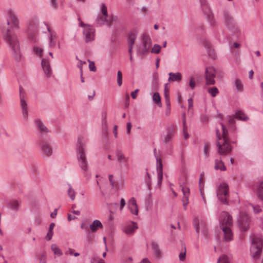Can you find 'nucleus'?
Segmentation results:
<instances>
[{
  "instance_id": "1",
  "label": "nucleus",
  "mask_w": 263,
  "mask_h": 263,
  "mask_svg": "<svg viewBox=\"0 0 263 263\" xmlns=\"http://www.w3.org/2000/svg\"><path fill=\"white\" fill-rule=\"evenodd\" d=\"M7 22L4 27L6 31V40L7 43L12 48L14 52L18 50L19 44L16 35L12 32L20 28V23L18 17L14 10L8 9L6 12Z\"/></svg>"
},
{
  "instance_id": "2",
  "label": "nucleus",
  "mask_w": 263,
  "mask_h": 263,
  "mask_svg": "<svg viewBox=\"0 0 263 263\" xmlns=\"http://www.w3.org/2000/svg\"><path fill=\"white\" fill-rule=\"evenodd\" d=\"M222 130V136L218 129L216 130V135L217 141L216 145L217 147V151L220 155H227L230 154L232 151V146L230 143L229 139L228 137V131L225 127L223 123H221Z\"/></svg>"
},
{
  "instance_id": "3",
  "label": "nucleus",
  "mask_w": 263,
  "mask_h": 263,
  "mask_svg": "<svg viewBox=\"0 0 263 263\" xmlns=\"http://www.w3.org/2000/svg\"><path fill=\"white\" fill-rule=\"evenodd\" d=\"M77 156L79 165L84 173L88 170V163L86 157V140L82 136L78 138L76 145Z\"/></svg>"
},
{
  "instance_id": "4",
  "label": "nucleus",
  "mask_w": 263,
  "mask_h": 263,
  "mask_svg": "<svg viewBox=\"0 0 263 263\" xmlns=\"http://www.w3.org/2000/svg\"><path fill=\"white\" fill-rule=\"evenodd\" d=\"M26 32L30 41L35 42L39 34V21L36 18L29 19L26 22Z\"/></svg>"
},
{
  "instance_id": "5",
  "label": "nucleus",
  "mask_w": 263,
  "mask_h": 263,
  "mask_svg": "<svg viewBox=\"0 0 263 263\" xmlns=\"http://www.w3.org/2000/svg\"><path fill=\"white\" fill-rule=\"evenodd\" d=\"M141 45L138 47L137 52L142 56L148 53L152 45V41L150 36L146 34H142L140 37Z\"/></svg>"
},
{
  "instance_id": "6",
  "label": "nucleus",
  "mask_w": 263,
  "mask_h": 263,
  "mask_svg": "<svg viewBox=\"0 0 263 263\" xmlns=\"http://www.w3.org/2000/svg\"><path fill=\"white\" fill-rule=\"evenodd\" d=\"M263 247L262 240L259 237H254L252 239L250 251L252 257L254 259L259 258Z\"/></svg>"
},
{
  "instance_id": "7",
  "label": "nucleus",
  "mask_w": 263,
  "mask_h": 263,
  "mask_svg": "<svg viewBox=\"0 0 263 263\" xmlns=\"http://www.w3.org/2000/svg\"><path fill=\"white\" fill-rule=\"evenodd\" d=\"M81 27L83 28V39L85 43L91 42L95 39V29L94 27L83 22L81 23Z\"/></svg>"
},
{
  "instance_id": "8",
  "label": "nucleus",
  "mask_w": 263,
  "mask_h": 263,
  "mask_svg": "<svg viewBox=\"0 0 263 263\" xmlns=\"http://www.w3.org/2000/svg\"><path fill=\"white\" fill-rule=\"evenodd\" d=\"M237 223L241 231H248L251 224L250 217L247 213L240 212L237 217Z\"/></svg>"
},
{
  "instance_id": "9",
  "label": "nucleus",
  "mask_w": 263,
  "mask_h": 263,
  "mask_svg": "<svg viewBox=\"0 0 263 263\" xmlns=\"http://www.w3.org/2000/svg\"><path fill=\"white\" fill-rule=\"evenodd\" d=\"M253 190L257 198L263 202V176L257 178L254 181Z\"/></svg>"
},
{
  "instance_id": "10",
  "label": "nucleus",
  "mask_w": 263,
  "mask_h": 263,
  "mask_svg": "<svg viewBox=\"0 0 263 263\" xmlns=\"http://www.w3.org/2000/svg\"><path fill=\"white\" fill-rule=\"evenodd\" d=\"M220 227L221 229L231 228L233 226L232 216L228 212H222L219 219Z\"/></svg>"
},
{
  "instance_id": "11",
  "label": "nucleus",
  "mask_w": 263,
  "mask_h": 263,
  "mask_svg": "<svg viewBox=\"0 0 263 263\" xmlns=\"http://www.w3.org/2000/svg\"><path fill=\"white\" fill-rule=\"evenodd\" d=\"M41 154L43 157L48 158L52 154V148L50 143L46 140H42L40 142Z\"/></svg>"
},
{
  "instance_id": "12",
  "label": "nucleus",
  "mask_w": 263,
  "mask_h": 263,
  "mask_svg": "<svg viewBox=\"0 0 263 263\" xmlns=\"http://www.w3.org/2000/svg\"><path fill=\"white\" fill-rule=\"evenodd\" d=\"M229 187L227 183H221L217 191V196L220 201L223 203L227 202V198L228 195Z\"/></svg>"
},
{
  "instance_id": "13",
  "label": "nucleus",
  "mask_w": 263,
  "mask_h": 263,
  "mask_svg": "<svg viewBox=\"0 0 263 263\" xmlns=\"http://www.w3.org/2000/svg\"><path fill=\"white\" fill-rule=\"evenodd\" d=\"M216 77L215 69L213 67H208L205 70L206 85H214L215 83V78Z\"/></svg>"
},
{
  "instance_id": "14",
  "label": "nucleus",
  "mask_w": 263,
  "mask_h": 263,
  "mask_svg": "<svg viewBox=\"0 0 263 263\" xmlns=\"http://www.w3.org/2000/svg\"><path fill=\"white\" fill-rule=\"evenodd\" d=\"M193 224L197 234H199L200 232H201L205 236L206 235V226L204 220L198 218H195Z\"/></svg>"
},
{
  "instance_id": "15",
  "label": "nucleus",
  "mask_w": 263,
  "mask_h": 263,
  "mask_svg": "<svg viewBox=\"0 0 263 263\" xmlns=\"http://www.w3.org/2000/svg\"><path fill=\"white\" fill-rule=\"evenodd\" d=\"M154 152L157 161V179L158 184L160 185L161 184L163 178V165L161 160V158L156 155V148L154 149Z\"/></svg>"
},
{
  "instance_id": "16",
  "label": "nucleus",
  "mask_w": 263,
  "mask_h": 263,
  "mask_svg": "<svg viewBox=\"0 0 263 263\" xmlns=\"http://www.w3.org/2000/svg\"><path fill=\"white\" fill-rule=\"evenodd\" d=\"M41 66L45 76L50 78L52 75V70L49 59L43 58L41 61Z\"/></svg>"
},
{
  "instance_id": "17",
  "label": "nucleus",
  "mask_w": 263,
  "mask_h": 263,
  "mask_svg": "<svg viewBox=\"0 0 263 263\" xmlns=\"http://www.w3.org/2000/svg\"><path fill=\"white\" fill-rule=\"evenodd\" d=\"M20 104L22 109V112L23 116L24 119H27L28 114V106L26 101L25 100L24 92L22 88H20Z\"/></svg>"
},
{
  "instance_id": "18",
  "label": "nucleus",
  "mask_w": 263,
  "mask_h": 263,
  "mask_svg": "<svg viewBox=\"0 0 263 263\" xmlns=\"http://www.w3.org/2000/svg\"><path fill=\"white\" fill-rule=\"evenodd\" d=\"M176 127L175 125H170L166 129V134L163 136V141L164 143H168L171 141L176 132Z\"/></svg>"
},
{
  "instance_id": "19",
  "label": "nucleus",
  "mask_w": 263,
  "mask_h": 263,
  "mask_svg": "<svg viewBox=\"0 0 263 263\" xmlns=\"http://www.w3.org/2000/svg\"><path fill=\"white\" fill-rule=\"evenodd\" d=\"M34 123L40 134L44 135L49 132L48 128L40 119H35Z\"/></svg>"
},
{
  "instance_id": "20",
  "label": "nucleus",
  "mask_w": 263,
  "mask_h": 263,
  "mask_svg": "<svg viewBox=\"0 0 263 263\" xmlns=\"http://www.w3.org/2000/svg\"><path fill=\"white\" fill-rule=\"evenodd\" d=\"M138 228L137 223L132 221L124 227L123 231L126 235H131L134 233Z\"/></svg>"
},
{
  "instance_id": "21",
  "label": "nucleus",
  "mask_w": 263,
  "mask_h": 263,
  "mask_svg": "<svg viewBox=\"0 0 263 263\" xmlns=\"http://www.w3.org/2000/svg\"><path fill=\"white\" fill-rule=\"evenodd\" d=\"M115 154L118 162L120 163H124L127 167H129L128 157H125L121 150L117 149L116 151Z\"/></svg>"
},
{
  "instance_id": "22",
  "label": "nucleus",
  "mask_w": 263,
  "mask_h": 263,
  "mask_svg": "<svg viewBox=\"0 0 263 263\" xmlns=\"http://www.w3.org/2000/svg\"><path fill=\"white\" fill-rule=\"evenodd\" d=\"M128 208L130 212L135 215L138 214V209L136 201L134 197H132L128 201Z\"/></svg>"
},
{
  "instance_id": "23",
  "label": "nucleus",
  "mask_w": 263,
  "mask_h": 263,
  "mask_svg": "<svg viewBox=\"0 0 263 263\" xmlns=\"http://www.w3.org/2000/svg\"><path fill=\"white\" fill-rule=\"evenodd\" d=\"M108 17L104 16V15L101 16V14H99L96 20V22L97 24L99 26H102L105 24V23H106L107 25H110L111 22L113 21L114 20L113 18L111 20L108 18Z\"/></svg>"
},
{
  "instance_id": "24",
  "label": "nucleus",
  "mask_w": 263,
  "mask_h": 263,
  "mask_svg": "<svg viewBox=\"0 0 263 263\" xmlns=\"http://www.w3.org/2000/svg\"><path fill=\"white\" fill-rule=\"evenodd\" d=\"M21 201L18 200H12L8 203V206L12 211L17 212L19 211Z\"/></svg>"
},
{
  "instance_id": "25",
  "label": "nucleus",
  "mask_w": 263,
  "mask_h": 263,
  "mask_svg": "<svg viewBox=\"0 0 263 263\" xmlns=\"http://www.w3.org/2000/svg\"><path fill=\"white\" fill-rule=\"evenodd\" d=\"M223 20L226 26H232L234 24V20L229 13L226 11L223 12Z\"/></svg>"
},
{
  "instance_id": "26",
  "label": "nucleus",
  "mask_w": 263,
  "mask_h": 263,
  "mask_svg": "<svg viewBox=\"0 0 263 263\" xmlns=\"http://www.w3.org/2000/svg\"><path fill=\"white\" fill-rule=\"evenodd\" d=\"M48 31L50 33V35L49 37V47L50 48H53L55 46L57 42L55 39L57 38V34L55 33L52 32L50 29L47 27Z\"/></svg>"
},
{
  "instance_id": "27",
  "label": "nucleus",
  "mask_w": 263,
  "mask_h": 263,
  "mask_svg": "<svg viewBox=\"0 0 263 263\" xmlns=\"http://www.w3.org/2000/svg\"><path fill=\"white\" fill-rule=\"evenodd\" d=\"M168 81L171 82H180L182 79V75L180 72H170Z\"/></svg>"
},
{
  "instance_id": "28",
  "label": "nucleus",
  "mask_w": 263,
  "mask_h": 263,
  "mask_svg": "<svg viewBox=\"0 0 263 263\" xmlns=\"http://www.w3.org/2000/svg\"><path fill=\"white\" fill-rule=\"evenodd\" d=\"M103 225L99 220H95L90 225V229L92 232H96L99 229H102Z\"/></svg>"
},
{
  "instance_id": "29",
  "label": "nucleus",
  "mask_w": 263,
  "mask_h": 263,
  "mask_svg": "<svg viewBox=\"0 0 263 263\" xmlns=\"http://www.w3.org/2000/svg\"><path fill=\"white\" fill-rule=\"evenodd\" d=\"M204 13L206 15V19L208 22L210 23V25L212 26H215L216 25V21L214 17V15L213 13L212 12L211 10L209 11H207L204 12Z\"/></svg>"
},
{
  "instance_id": "30",
  "label": "nucleus",
  "mask_w": 263,
  "mask_h": 263,
  "mask_svg": "<svg viewBox=\"0 0 263 263\" xmlns=\"http://www.w3.org/2000/svg\"><path fill=\"white\" fill-rule=\"evenodd\" d=\"M224 234V239L227 241H231L233 239V233L231 228H228L226 229H221Z\"/></svg>"
},
{
  "instance_id": "31",
  "label": "nucleus",
  "mask_w": 263,
  "mask_h": 263,
  "mask_svg": "<svg viewBox=\"0 0 263 263\" xmlns=\"http://www.w3.org/2000/svg\"><path fill=\"white\" fill-rule=\"evenodd\" d=\"M152 250L156 257L160 258L161 257V252L159 246L157 242H153L152 244Z\"/></svg>"
},
{
  "instance_id": "32",
  "label": "nucleus",
  "mask_w": 263,
  "mask_h": 263,
  "mask_svg": "<svg viewBox=\"0 0 263 263\" xmlns=\"http://www.w3.org/2000/svg\"><path fill=\"white\" fill-rule=\"evenodd\" d=\"M182 191L184 195V198L182 199L183 206H185L189 203V195L190 194V190L187 187H182Z\"/></svg>"
},
{
  "instance_id": "33",
  "label": "nucleus",
  "mask_w": 263,
  "mask_h": 263,
  "mask_svg": "<svg viewBox=\"0 0 263 263\" xmlns=\"http://www.w3.org/2000/svg\"><path fill=\"white\" fill-rule=\"evenodd\" d=\"M214 168L216 170H220L221 171H224L226 170V167L224 165L223 162L220 159H215Z\"/></svg>"
},
{
  "instance_id": "34",
  "label": "nucleus",
  "mask_w": 263,
  "mask_h": 263,
  "mask_svg": "<svg viewBox=\"0 0 263 263\" xmlns=\"http://www.w3.org/2000/svg\"><path fill=\"white\" fill-rule=\"evenodd\" d=\"M200 4V6L201 9L203 13L209 11L211 10V8L210 7L209 4L208 2V0H199Z\"/></svg>"
},
{
  "instance_id": "35",
  "label": "nucleus",
  "mask_w": 263,
  "mask_h": 263,
  "mask_svg": "<svg viewBox=\"0 0 263 263\" xmlns=\"http://www.w3.org/2000/svg\"><path fill=\"white\" fill-rule=\"evenodd\" d=\"M137 38V34L135 32H130L128 36V46H134L135 40Z\"/></svg>"
},
{
  "instance_id": "36",
  "label": "nucleus",
  "mask_w": 263,
  "mask_h": 263,
  "mask_svg": "<svg viewBox=\"0 0 263 263\" xmlns=\"http://www.w3.org/2000/svg\"><path fill=\"white\" fill-rule=\"evenodd\" d=\"M203 187H204V184L203 182H202V179L201 176L200 178L199 179V189H200V195L202 197V199L203 200V201L205 204H206V200L205 197L204 193V190H203Z\"/></svg>"
},
{
  "instance_id": "37",
  "label": "nucleus",
  "mask_w": 263,
  "mask_h": 263,
  "mask_svg": "<svg viewBox=\"0 0 263 263\" xmlns=\"http://www.w3.org/2000/svg\"><path fill=\"white\" fill-rule=\"evenodd\" d=\"M235 118L242 121H247L249 118L241 111H237L235 114Z\"/></svg>"
},
{
  "instance_id": "38",
  "label": "nucleus",
  "mask_w": 263,
  "mask_h": 263,
  "mask_svg": "<svg viewBox=\"0 0 263 263\" xmlns=\"http://www.w3.org/2000/svg\"><path fill=\"white\" fill-rule=\"evenodd\" d=\"M68 195L69 197L72 200H74L76 196V192L72 188V186L70 184H68Z\"/></svg>"
},
{
  "instance_id": "39",
  "label": "nucleus",
  "mask_w": 263,
  "mask_h": 263,
  "mask_svg": "<svg viewBox=\"0 0 263 263\" xmlns=\"http://www.w3.org/2000/svg\"><path fill=\"white\" fill-rule=\"evenodd\" d=\"M51 249L53 252V253L55 255H57L58 256H61L63 254L61 250L55 244L51 245Z\"/></svg>"
},
{
  "instance_id": "40",
  "label": "nucleus",
  "mask_w": 263,
  "mask_h": 263,
  "mask_svg": "<svg viewBox=\"0 0 263 263\" xmlns=\"http://www.w3.org/2000/svg\"><path fill=\"white\" fill-rule=\"evenodd\" d=\"M234 85L237 91H242L243 88V85L239 79H236L234 81Z\"/></svg>"
},
{
  "instance_id": "41",
  "label": "nucleus",
  "mask_w": 263,
  "mask_h": 263,
  "mask_svg": "<svg viewBox=\"0 0 263 263\" xmlns=\"http://www.w3.org/2000/svg\"><path fill=\"white\" fill-rule=\"evenodd\" d=\"M208 92L211 95L212 97H215L218 94L219 90L217 87H212L208 89Z\"/></svg>"
},
{
  "instance_id": "42",
  "label": "nucleus",
  "mask_w": 263,
  "mask_h": 263,
  "mask_svg": "<svg viewBox=\"0 0 263 263\" xmlns=\"http://www.w3.org/2000/svg\"><path fill=\"white\" fill-rule=\"evenodd\" d=\"M153 100L155 103L158 104L159 105V104H161V98L158 92H156L154 93L153 96Z\"/></svg>"
},
{
  "instance_id": "43",
  "label": "nucleus",
  "mask_w": 263,
  "mask_h": 263,
  "mask_svg": "<svg viewBox=\"0 0 263 263\" xmlns=\"http://www.w3.org/2000/svg\"><path fill=\"white\" fill-rule=\"evenodd\" d=\"M161 47L158 44H155L151 49V52L158 54L161 51Z\"/></svg>"
},
{
  "instance_id": "44",
  "label": "nucleus",
  "mask_w": 263,
  "mask_h": 263,
  "mask_svg": "<svg viewBox=\"0 0 263 263\" xmlns=\"http://www.w3.org/2000/svg\"><path fill=\"white\" fill-rule=\"evenodd\" d=\"M184 119L183 121V135L184 137V139H187L189 137V134L187 133L186 132V126L185 125V115H183Z\"/></svg>"
},
{
  "instance_id": "45",
  "label": "nucleus",
  "mask_w": 263,
  "mask_h": 263,
  "mask_svg": "<svg viewBox=\"0 0 263 263\" xmlns=\"http://www.w3.org/2000/svg\"><path fill=\"white\" fill-rule=\"evenodd\" d=\"M229 262L228 257L225 255L220 256L217 261V263H229Z\"/></svg>"
},
{
  "instance_id": "46",
  "label": "nucleus",
  "mask_w": 263,
  "mask_h": 263,
  "mask_svg": "<svg viewBox=\"0 0 263 263\" xmlns=\"http://www.w3.org/2000/svg\"><path fill=\"white\" fill-rule=\"evenodd\" d=\"M33 51L34 53L40 57H41L43 54V49L38 46H34L33 47Z\"/></svg>"
},
{
  "instance_id": "47",
  "label": "nucleus",
  "mask_w": 263,
  "mask_h": 263,
  "mask_svg": "<svg viewBox=\"0 0 263 263\" xmlns=\"http://www.w3.org/2000/svg\"><path fill=\"white\" fill-rule=\"evenodd\" d=\"M101 15H104V16H107L108 13H107V7L105 4H102L101 6Z\"/></svg>"
},
{
  "instance_id": "48",
  "label": "nucleus",
  "mask_w": 263,
  "mask_h": 263,
  "mask_svg": "<svg viewBox=\"0 0 263 263\" xmlns=\"http://www.w3.org/2000/svg\"><path fill=\"white\" fill-rule=\"evenodd\" d=\"M210 153V145L208 143H205L203 147V153L206 157H209Z\"/></svg>"
},
{
  "instance_id": "49",
  "label": "nucleus",
  "mask_w": 263,
  "mask_h": 263,
  "mask_svg": "<svg viewBox=\"0 0 263 263\" xmlns=\"http://www.w3.org/2000/svg\"><path fill=\"white\" fill-rule=\"evenodd\" d=\"M117 84L119 86H121L122 84V74L120 71L117 72Z\"/></svg>"
},
{
  "instance_id": "50",
  "label": "nucleus",
  "mask_w": 263,
  "mask_h": 263,
  "mask_svg": "<svg viewBox=\"0 0 263 263\" xmlns=\"http://www.w3.org/2000/svg\"><path fill=\"white\" fill-rule=\"evenodd\" d=\"M252 207L253 209V212L255 214H258L261 212L262 210L259 205H252Z\"/></svg>"
},
{
  "instance_id": "51",
  "label": "nucleus",
  "mask_w": 263,
  "mask_h": 263,
  "mask_svg": "<svg viewBox=\"0 0 263 263\" xmlns=\"http://www.w3.org/2000/svg\"><path fill=\"white\" fill-rule=\"evenodd\" d=\"M186 256V249L184 248L183 251L181 252L179 255V259L180 261H183L185 259Z\"/></svg>"
},
{
  "instance_id": "52",
  "label": "nucleus",
  "mask_w": 263,
  "mask_h": 263,
  "mask_svg": "<svg viewBox=\"0 0 263 263\" xmlns=\"http://www.w3.org/2000/svg\"><path fill=\"white\" fill-rule=\"evenodd\" d=\"M189 85L192 89H194L195 87V81L193 77H192L189 81Z\"/></svg>"
},
{
  "instance_id": "53",
  "label": "nucleus",
  "mask_w": 263,
  "mask_h": 263,
  "mask_svg": "<svg viewBox=\"0 0 263 263\" xmlns=\"http://www.w3.org/2000/svg\"><path fill=\"white\" fill-rule=\"evenodd\" d=\"M88 61L89 62V70L92 71H96V68L94 62H91L89 60H88Z\"/></svg>"
},
{
  "instance_id": "54",
  "label": "nucleus",
  "mask_w": 263,
  "mask_h": 263,
  "mask_svg": "<svg viewBox=\"0 0 263 263\" xmlns=\"http://www.w3.org/2000/svg\"><path fill=\"white\" fill-rule=\"evenodd\" d=\"M50 4L52 8L54 9H57L58 7L57 0H50Z\"/></svg>"
},
{
  "instance_id": "55",
  "label": "nucleus",
  "mask_w": 263,
  "mask_h": 263,
  "mask_svg": "<svg viewBox=\"0 0 263 263\" xmlns=\"http://www.w3.org/2000/svg\"><path fill=\"white\" fill-rule=\"evenodd\" d=\"M53 235V232L52 231H49V230H48V232L46 235V239L48 240H51L52 237Z\"/></svg>"
},
{
  "instance_id": "56",
  "label": "nucleus",
  "mask_w": 263,
  "mask_h": 263,
  "mask_svg": "<svg viewBox=\"0 0 263 263\" xmlns=\"http://www.w3.org/2000/svg\"><path fill=\"white\" fill-rule=\"evenodd\" d=\"M132 128V123L130 122H128L126 125V133L127 134H129L130 132V130Z\"/></svg>"
},
{
  "instance_id": "57",
  "label": "nucleus",
  "mask_w": 263,
  "mask_h": 263,
  "mask_svg": "<svg viewBox=\"0 0 263 263\" xmlns=\"http://www.w3.org/2000/svg\"><path fill=\"white\" fill-rule=\"evenodd\" d=\"M139 91V89H137L135 91H133L131 93V96L133 99H135L137 98V93Z\"/></svg>"
},
{
  "instance_id": "58",
  "label": "nucleus",
  "mask_w": 263,
  "mask_h": 263,
  "mask_svg": "<svg viewBox=\"0 0 263 263\" xmlns=\"http://www.w3.org/2000/svg\"><path fill=\"white\" fill-rule=\"evenodd\" d=\"M125 200L123 198H122L120 200V210L121 211L122 210V209H123V208L125 206Z\"/></svg>"
},
{
  "instance_id": "59",
  "label": "nucleus",
  "mask_w": 263,
  "mask_h": 263,
  "mask_svg": "<svg viewBox=\"0 0 263 263\" xmlns=\"http://www.w3.org/2000/svg\"><path fill=\"white\" fill-rule=\"evenodd\" d=\"M83 64H86V62H82V61H79V63L78 64V67L80 68L81 73L83 72L82 65Z\"/></svg>"
},
{
  "instance_id": "60",
  "label": "nucleus",
  "mask_w": 263,
  "mask_h": 263,
  "mask_svg": "<svg viewBox=\"0 0 263 263\" xmlns=\"http://www.w3.org/2000/svg\"><path fill=\"white\" fill-rule=\"evenodd\" d=\"M228 122L231 124H233L235 123V119L234 117L232 116H229L228 117Z\"/></svg>"
},
{
  "instance_id": "61",
  "label": "nucleus",
  "mask_w": 263,
  "mask_h": 263,
  "mask_svg": "<svg viewBox=\"0 0 263 263\" xmlns=\"http://www.w3.org/2000/svg\"><path fill=\"white\" fill-rule=\"evenodd\" d=\"M189 108H191L193 106V100L192 98H190L187 100Z\"/></svg>"
},
{
  "instance_id": "62",
  "label": "nucleus",
  "mask_w": 263,
  "mask_h": 263,
  "mask_svg": "<svg viewBox=\"0 0 263 263\" xmlns=\"http://www.w3.org/2000/svg\"><path fill=\"white\" fill-rule=\"evenodd\" d=\"M109 180L110 183V185L112 186V187H114V181L113 180V175H110L109 176Z\"/></svg>"
},
{
  "instance_id": "63",
  "label": "nucleus",
  "mask_w": 263,
  "mask_h": 263,
  "mask_svg": "<svg viewBox=\"0 0 263 263\" xmlns=\"http://www.w3.org/2000/svg\"><path fill=\"white\" fill-rule=\"evenodd\" d=\"M117 128H118L117 125H115L114 126L113 133L116 138H117V136H118Z\"/></svg>"
},
{
  "instance_id": "64",
  "label": "nucleus",
  "mask_w": 263,
  "mask_h": 263,
  "mask_svg": "<svg viewBox=\"0 0 263 263\" xmlns=\"http://www.w3.org/2000/svg\"><path fill=\"white\" fill-rule=\"evenodd\" d=\"M133 258L131 257H128L125 260L124 263H132Z\"/></svg>"
}]
</instances>
